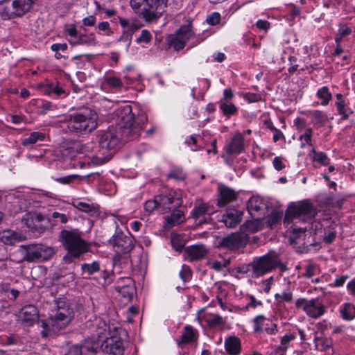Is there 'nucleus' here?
<instances>
[{
    "mask_svg": "<svg viewBox=\"0 0 355 355\" xmlns=\"http://www.w3.org/2000/svg\"><path fill=\"white\" fill-rule=\"evenodd\" d=\"M219 198L217 205L220 207H225L227 203L234 201L237 198V193L232 189L225 185L218 186Z\"/></svg>",
    "mask_w": 355,
    "mask_h": 355,
    "instance_id": "18",
    "label": "nucleus"
},
{
    "mask_svg": "<svg viewBox=\"0 0 355 355\" xmlns=\"http://www.w3.org/2000/svg\"><path fill=\"white\" fill-rule=\"evenodd\" d=\"M168 0H130L134 12L147 22L159 19L164 12Z\"/></svg>",
    "mask_w": 355,
    "mask_h": 355,
    "instance_id": "3",
    "label": "nucleus"
},
{
    "mask_svg": "<svg viewBox=\"0 0 355 355\" xmlns=\"http://www.w3.org/2000/svg\"><path fill=\"white\" fill-rule=\"evenodd\" d=\"M151 40V35L147 30H143L140 36L137 39V42L148 43Z\"/></svg>",
    "mask_w": 355,
    "mask_h": 355,
    "instance_id": "56",
    "label": "nucleus"
},
{
    "mask_svg": "<svg viewBox=\"0 0 355 355\" xmlns=\"http://www.w3.org/2000/svg\"><path fill=\"white\" fill-rule=\"evenodd\" d=\"M101 349L106 355H123L124 341L119 336H111L101 343Z\"/></svg>",
    "mask_w": 355,
    "mask_h": 355,
    "instance_id": "12",
    "label": "nucleus"
},
{
    "mask_svg": "<svg viewBox=\"0 0 355 355\" xmlns=\"http://www.w3.org/2000/svg\"><path fill=\"white\" fill-rule=\"evenodd\" d=\"M71 318H68L66 320L65 316L58 315V313L55 312L54 315H51L49 320L40 321L41 327L43 329L42 331V336L47 337L51 332L55 333L59 330L64 329L71 322Z\"/></svg>",
    "mask_w": 355,
    "mask_h": 355,
    "instance_id": "10",
    "label": "nucleus"
},
{
    "mask_svg": "<svg viewBox=\"0 0 355 355\" xmlns=\"http://www.w3.org/2000/svg\"><path fill=\"white\" fill-rule=\"evenodd\" d=\"M83 144L79 141H72L67 144L66 147H63L62 155L69 158H73L78 153H82Z\"/></svg>",
    "mask_w": 355,
    "mask_h": 355,
    "instance_id": "24",
    "label": "nucleus"
},
{
    "mask_svg": "<svg viewBox=\"0 0 355 355\" xmlns=\"http://www.w3.org/2000/svg\"><path fill=\"white\" fill-rule=\"evenodd\" d=\"M127 282H128V283H126L125 285H120L119 283H118L115 289L123 298L130 300L133 297L135 289L133 286L130 285L131 280L127 279Z\"/></svg>",
    "mask_w": 355,
    "mask_h": 355,
    "instance_id": "26",
    "label": "nucleus"
},
{
    "mask_svg": "<svg viewBox=\"0 0 355 355\" xmlns=\"http://www.w3.org/2000/svg\"><path fill=\"white\" fill-rule=\"evenodd\" d=\"M101 343H99L97 340L93 338L92 337L89 339L86 340L85 344L80 345L83 354L87 352L94 354L99 351H101Z\"/></svg>",
    "mask_w": 355,
    "mask_h": 355,
    "instance_id": "28",
    "label": "nucleus"
},
{
    "mask_svg": "<svg viewBox=\"0 0 355 355\" xmlns=\"http://www.w3.org/2000/svg\"><path fill=\"white\" fill-rule=\"evenodd\" d=\"M244 98L249 103H254L259 101L261 97L258 94L248 92L244 94Z\"/></svg>",
    "mask_w": 355,
    "mask_h": 355,
    "instance_id": "57",
    "label": "nucleus"
},
{
    "mask_svg": "<svg viewBox=\"0 0 355 355\" xmlns=\"http://www.w3.org/2000/svg\"><path fill=\"white\" fill-rule=\"evenodd\" d=\"M196 337V331L192 327L187 325L184 328V331L180 340H177L178 345L181 346L184 344H187L192 342Z\"/></svg>",
    "mask_w": 355,
    "mask_h": 355,
    "instance_id": "30",
    "label": "nucleus"
},
{
    "mask_svg": "<svg viewBox=\"0 0 355 355\" xmlns=\"http://www.w3.org/2000/svg\"><path fill=\"white\" fill-rule=\"evenodd\" d=\"M180 276L184 282L190 279L191 277V270L189 266L183 265L180 272Z\"/></svg>",
    "mask_w": 355,
    "mask_h": 355,
    "instance_id": "50",
    "label": "nucleus"
},
{
    "mask_svg": "<svg viewBox=\"0 0 355 355\" xmlns=\"http://www.w3.org/2000/svg\"><path fill=\"white\" fill-rule=\"evenodd\" d=\"M296 336L293 333H290L284 335L281 338L280 345L276 349V354L277 355H284L287 348L288 347L289 343L295 340Z\"/></svg>",
    "mask_w": 355,
    "mask_h": 355,
    "instance_id": "32",
    "label": "nucleus"
},
{
    "mask_svg": "<svg viewBox=\"0 0 355 355\" xmlns=\"http://www.w3.org/2000/svg\"><path fill=\"white\" fill-rule=\"evenodd\" d=\"M272 164H273L274 168L277 171H281L286 167L285 164L282 162V158L280 157H275L273 159Z\"/></svg>",
    "mask_w": 355,
    "mask_h": 355,
    "instance_id": "62",
    "label": "nucleus"
},
{
    "mask_svg": "<svg viewBox=\"0 0 355 355\" xmlns=\"http://www.w3.org/2000/svg\"><path fill=\"white\" fill-rule=\"evenodd\" d=\"M337 109L340 115L343 116V119H345L348 117L349 112L345 107V103L343 101H338L336 103Z\"/></svg>",
    "mask_w": 355,
    "mask_h": 355,
    "instance_id": "51",
    "label": "nucleus"
},
{
    "mask_svg": "<svg viewBox=\"0 0 355 355\" xmlns=\"http://www.w3.org/2000/svg\"><path fill=\"white\" fill-rule=\"evenodd\" d=\"M220 15L218 12H213L206 19L207 22L210 25H216L220 22Z\"/></svg>",
    "mask_w": 355,
    "mask_h": 355,
    "instance_id": "53",
    "label": "nucleus"
},
{
    "mask_svg": "<svg viewBox=\"0 0 355 355\" xmlns=\"http://www.w3.org/2000/svg\"><path fill=\"white\" fill-rule=\"evenodd\" d=\"M244 148V137L241 133L236 132L230 142L225 148L229 155L239 154Z\"/></svg>",
    "mask_w": 355,
    "mask_h": 355,
    "instance_id": "17",
    "label": "nucleus"
},
{
    "mask_svg": "<svg viewBox=\"0 0 355 355\" xmlns=\"http://www.w3.org/2000/svg\"><path fill=\"white\" fill-rule=\"evenodd\" d=\"M311 135H312V130L311 128H307L305 132L300 137V139H304L306 144L311 146Z\"/></svg>",
    "mask_w": 355,
    "mask_h": 355,
    "instance_id": "63",
    "label": "nucleus"
},
{
    "mask_svg": "<svg viewBox=\"0 0 355 355\" xmlns=\"http://www.w3.org/2000/svg\"><path fill=\"white\" fill-rule=\"evenodd\" d=\"M193 32L189 26H182L177 32L175 36L180 37L184 42H187L192 37Z\"/></svg>",
    "mask_w": 355,
    "mask_h": 355,
    "instance_id": "36",
    "label": "nucleus"
},
{
    "mask_svg": "<svg viewBox=\"0 0 355 355\" xmlns=\"http://www.w3.org/2000/svg\"><path fill=\"white\" fill-rule=\"evenodd\" d=\"M108 331V326L104 320H97L96 321V331L93 334L92 338L97 340L99 343L102 339H105Z\"/></svg>",
    "mask_w": 355,
    "mask_h": 355,
    "instance_id": "25",
    "label": "nucleus"
},
{
    "mask_svg": "<svg viewBox=\"0 0 355 355\" xmlns=\"http://www.w3.org/2000/svg\"><path fill=\"white\" fill-rule=\"evenodd\" d=\"M318 97L322 100L321 105H327L331 99V94L327 87H323L317 92Z\"/></svg>",
    "mask_w": 355,
    "mask_h": 355,
    "instance_id": "41",
    "label": "nucleus"
},
{
    "mask_svg": "<svg viewBox=\"0 0 355 355\" xmlns=\"http://www.w3.org/2000/svg\"><path fill=\"white\" fill-rule=\"evenodd\" d=\"M251 266L254 277L263 276L277 268H279L281 272L288 270L286 265L281 261L279 256L273 252L254 258L251 262Z\"/></svg>",
    "mask_w": 355,
    "mask_h": 355,
    "instance_id": "5",
    "label": "nucleus"
},
{
    "mask_svg": "<svg viewBox=\"0 0 355 355\" xmlns=\"http://www.w3.org/2000/svg\"><path fill=\"white\" fill-rule=\"evenodd\" d=\"M73 205L83 212L88 214L91 216H98L99 214L98 207L94 205L88 204L84 202H73Z\"/></svg>",
    "mask_w": 355,
    "mask_h": 355,
    "instance_id": "27",
    "label": "nucleus"
},
{
    "mask_svg": "<svg viewBox=\"0 0 355 355\" xmlns=\"http://www.w3.org/2000/svg\"><path fill=\"white\" fill-rule=\"evenodd\" d=\"M105 83L112 89H120L123 85L121 80L114 76L105 78Z\"/></svg>",
    "mask_w": 355,
    "mask_h": 355,
    "instance_id": "45",
    "label": "nucleus"
},
{
    "mask_svg": "<svg viewBox=\"0 0 355 355\" xmlns=\"http://www.w3.org/2000/svg\"><path fill=\"white\" fill-rule=\"evenodd\" d=\"M225 348L230 355H238L241 352V340L236 336H230L225 341Z\"/></svg>",
    "mask_w": 355,
    "mask_h": 355,
    "instance_id": "22",
    "label": "nucleus"
},
{
    "mask_svg": "<svg viewBox=\"0 0 355 355\" xmlns=\"http://www.w3.org/2000/svg\"><path fill=\"white\" fill-rule=\"evenodd\" d=\"M167 223L172 226L180 224L184 220L182 211L178 210L177 212L171 214L166 218Z\"/></svg>",
    "mask_w": 355,
    "mask_h": 355,
    "instance_id": "37",
    "label": "nucleus"
},
{
    "mask_svg": "<svg viewBox=\"0 0 355 355\" xmlns=\"http://www.w3.org/2000/svg\"><path fill=\"white\" fill-rule=\"evenodd\" d=\"M18 321L24 327H31L39 320L38 311L36 306L28 304L24 306L17 315Z\"/></svg>",
    "mask_w": 355,
    "mask_h": 355,
    "instance_id": "16",
    "label": "nucleus"
},
{
    "mask_svg": "<svg viewBox=\"0 0 355 355\" xmlns=\"http://www.w3.org/2000/svg\"><path fill=\"white\" fill-rule=\"evenodd\" d=\"M72 45L79 44H87V45H95V37L94 34L86 35L85 33L78 34V38L76 42H71Z\"/></svg>",
    "mask_w": 355,
    "mask_h": 355,
    "instance_id": "33",
    "label": "nucleus"
},
{
    "mask_svg": "<svg viewBox=\"0 0 355 355\" xmlns=\"http://www.w3.org/2000/svg\"><path fill=\"white\" fill-rule=\"evenodd\" d=\"M15 234L10 230L5 231L1 236V241L6 245H12L15 242Z\"/></svg>",
    "mask_w": 355,
    "mask_h": 355,
    "instance_id": "46",
    "label": "nucleus"
},
{
    "mask_svg": "<svg viewBox=\"0 0 355 355\" xmlns=\"http://www.w3.org/2000/svg\"><path fill=\"white\" fill-rule=\"evenodd\" d=\"M338 227V225L334 224L332 226L324 229V234L323 241L327 244L331 243L337 234L336 228Z\"/></svg>",
    "mask_w": 355,
    "mask_h": 355,
    "instance_id": "35",
    "label": "nucleus"
},
{
    "mask_svg": "<svg viewBox=\"0 0 355 355\" xmlns=\"http://www.w3.org/2000/svg\"><path fill=\"white\" fill-rule=\"evenodd\" d=\"M146 211L152 213L155 210L159 211V204L157 196L153 200H147L144 204Z\"/></svg>",
    "mask_w": 355,
    "mask_h": 355,
    "instance_id": "48",
    "label": "nucleus"
},
{
    "mask_svg": "<svg viewBox=\"0 0 355 355\" xmlns=\"http://www.w3.org/2000/svg\"><path fill=\"white\" fill-rule=\"evenodd\" d=\"M248 242V236L243 232L228 234L218 240L217 248L236 251L243 248Z\"/></svg>",
    "mask_w": 355,
    "mask_h": 355,
    "instance_id": "7",
    "label": "nucleus"
},
{
    "mask_svg": "<svg viewBox=\"0 0 355 355\" xmlns=\"http://www.w3.org/2000/svg\"><path fill=\"white\" fill-rule=\"evenodd\" d=\"M108 242L118 254H128L134 248V238L125 234L121 230H116Z\"/></svg>",
    "mask_w": 355,
    "mask_h": 355,
    "instance_id": "9",
    "label": "nucleus"
},
{
    "mask_svg": "<svg viewBox=\"0 0 355 355\" xmlns=\"http://www.w3.org/2000/svg\"><path fill=\"white\" fill-rule=\"evenodd\" d=\"M282 217V213L277 210H273L269 215L268 223L270 226H272L279 223Z\"/></svg>",
    "mask_w": 355,
    "mask_h": 355,
    "instance_id": "49",
    "label": "nucleus"
},
{
    "mask_svg": "<svg viewBox=\"0 0 355 355\" xmlns=\"http://www.w3.org/2000/svg\"><path fill=\"white\" fill-rule=\"evenodd\" d=\"M214 213V211L212 207L206 203L201 202L194 207L191 211V216L197 225H202L211 221V216Z\"/></svg>",
    "mask_w": 355,
    "mask_h": 355,
    "instance_id": "13",
    "label": "nucleus"
},
{
    "mask_svg": "<svg viewBox=\"0 0 355 355\" xmlns=\"http://www.w3.org/2000/svg\"><path fill=\"white\" fill-rule=\"evenodd\" d=\"M129 28L130 29L126 31H124L119 38L120 42H125L124 50L125 51H128V48L130 45L132 33L139 28V26H138L135 23H132L131 24H130Z\"/></svg>",
    "mask_w": 355,
    "mask_h": 355,
    "instance_id": "29",
    "label": "nucleus"
},
{
    "mask_svg": "<svg viewBox=\"0 0 355 355\" xmlns=\"http://www.w3.org/2000/svg\"><path fill=\"white\" fill-rule=\"evenodd\" d=\"M33 0H4L0 3V15L9 19L21 17L28 12Z\"/></svg>",
    "mask_w": 355,
    "mask_h": 355,
    "instance_id": "6",
    "label": "nucleus"
},
{
    "mask_svg": "<svg viewBox=\"0 0 355 355\" xmlns=\"http://www.w3.org/2000/svg\"><path fill=\"white\" fill-rule=\"evenodd\" d=\"M38 250L40 261H46L51 259L56 252V249L42 243H36Z\"/></svg>",
    "mask_w": 355,
    "mask_h": 355,
    "instance_id": "23",
    "label": "nucleus"
},
{
    "mask_svg": "<svg viewBox=\"0 0 355 355\" xmlns=\"http://www.w3.org/2000/svg\"><path fill=\"white\" fill-rule=\"evenodd\" d=\"M168 42L175 51L182 49L186 45V43L184 42L183 40H180V37H178L175 35H170L168 37Z\"/></svg>",
    "mask_w": 355,
    "mask_h": 355,
    "instance_id": "43",
    "label": "nucleus"
},
{
    "mask_svg": "<svg viewBox=\"0 0 355 355\" xmlns=\"http://www.w3.org/2000/svg\"><path fill=\"white\" fill-rule=\"evenodd\" d=\"M209 252V248L205 244H195L184 248V258L189 262L198 261L205 258Z\"/></svg>",
    "mask_w": 355,
    "mask_h": 355,
    "instance_id": "15",
    "label": "nucleus"
},
{
    "mask_svg": "<svg viewBox=\"0 0 355 355\" xmlns=\"http://www.w3.org/2000/svg\"><path fill=\"white\" fill-rule=\"evenodd\" d=\"M316 214L313 206L307 202H302L297 205L291 206L287 211L284 223H290L293 218L299 219L305 221L311 219Z\"/></svg>",
    "mask_w": 355,
    "mask_h": 355,
    "instance_id": "8",
    "label": "nucleus"
},
{
    "mask_svg": "<svg viewBox=\"0 0 355 355\" xmlns=\"http://www.w3.org/2000/svg\"><path fill=\"white\" fill-rule=\"evenodd\" d=\"M60 241L68 254L63 257L65 263H71L73 259L89 250V245L81 238L80 233L76 230H63L60 233Z\"/></svg>",
    "mask_w": 355,
    "mask_h": 355,
    "instance_id": "2",
    "label": "nucleus"
},
{
    "mask_svg": "<svg viewBox=\"0 0 355 355\" xmlns=\"http://www.w3.org/2000/svg\"><path fill=\"white\" fill-rule=\"evenodd\" d=\"M168 177L170 178H174V179H176L178 180H182L184 179L185 175L182 170L175 169V170L171 171L168 173Z\"/></svg>",
    "mask_w": 355,
    "mask_h": 355,
    "instance_id": "55",
    "label": "nucleus"
},
{
    "mask_svg": "<svg viewBox=\"0 0 355 355\" xmlns=\"http://www.w3.org/2000/svg\"><path fill=\"white\" fill-rule=\"evenodd\" d=\"M243 214V211L236 209L227 210L223 214L221 222L224 223L227 227L234 228L241 222Z\"/></svg>",
    "mask_w": 355,
    "mask_h": 355,
    "instance_id": "20",
    "label": "nucleus"
},
{
    "mask_svg": "<svg viewBox=\"0 0 355 355\" xmlns=\"http://www.w3.org/2000/svg\"><path fill=\"white\" fill-rule=\"evenodd\" d=\"M340 312L343 319L352 320L355 317V306L352 304L346 303Z\"/></svg>",
    "mask_w": 355,
    "mask_h": 355,
    "instance_id": "34",
    "label": "nucleus"
},
{
    "mask_svg": "<svg viewBox=\"0 0 355 355\" xmlns=\"http://www.w3.org/2000/svg\"><path fill=\"white\" fill-rule=\"evenodd\" d=\"M264 204L260 198L257 196H252L248 200L247 207L251 216L254 217V213L261 210Z\"/></svg>",
    "mask_w": 355,
    "mask_h": 355,
    "instance_id": "31",
    "label": "nucleus"
},
{
    "mask_svg": "<svg viewBox=\"0 0 355 355\" xmlns=\"http://www.w3.org/2000/svg\"><path fill=\"white\" fill-rule=\"evenodd\" d=\"M315 347L321 351L327 350L331 345V341L326 337H318L314 338Z\"/></svg>",
    "mask_w": 355,
    "mask_h": 355,
    "instance_id": "38",
    "label": "nucleus"
},
{
    "mask_svg": "<svg viewBox=\"0 0 355 355\" xmlns=\"http://www.w3.org/2000/svg\"><path fill=\"white\" fill-rule=\"evenodd\" d=\"M311 115L316 123H322L325 120V116L321 111H313Z\"/></svg>",
    "mask_w": 355,
    "mask_h": 355,
    "instance_id": "58",
    "label": "nucleus"
},
{
    "mask_svg": "<svg viewBox=\"0 0 355 355\" xmlns=\"http://www.w3.org/2000/svg\"><path fill=\"white\" fill-rule=\"evenodd\" d=\"M265 318L263 315H258L254 319V330L255 332H259L262 329V323L264 321Z\"/></svg>",
    "mask_w": 355,
    "mask_h": 355,
    "instance_id": "59",
    "label": "nucleus"
},
{
    "mask_svg": "<svg viewBox=\"0 0 355 355\" xmlns=\"http://www.w3.org/2000/svg\"><path fill=\"white\" fill-rule=\"evenodd\" d=\"M276 300L281 298L282 300L285 302H291L293 299V295L291 292L288 293H283L282 294L276 293L275 295Z\"/></svg>",
    "mask_w": 355,
    "mask_h": 355,
    "instance_id": "64",
    "label": "nucleus"
},
{
    "mask_svg": "<svg viewBox=\"0 0 355 355\" xmlns=\"http://www.w3.org/2000/svg\"><path fill=\"white\" fill-rule=\"evenodd\" d=\"M175 197L169 193L167 196L159 195L157 196L158 204H159V211L162 214L169 212L171 210H175L180 207L182 205V200L180 196L174 193Z\"/></svg>",
    "mask_w": 355,
    "mask_h": 355,
    "instance_id": "14",
    "label": "nucleus"
},
{
    "mask_svg": "<svg viewBox=\"0 0 355 355\" xmlns=\"http://www.w3.org/2000/svg\"><path fill=\"white\" fill-rule=\"evenodd\" d=\"M314 153L313 160L327 166L329 164V159L327 155L323 152H316L315 149L312 150Z\"/></svg>",
    "mask_w": 355,
    "mask_h": 355,
    "instance_id": "47",
    "label": "nucleus"
},
{
    "mask_svg": "<svg viewBox=\"0 0 355 355\" xmlns=\"http://www.w3.org/2000/svg\"><path fill=\"white\" fill-rule=\"evenodd\" d=\"M83 272H87L89 275H92L100 270V264L98 261H94L92 263H83L81 266Z\"/></svg>",
    "mask_w": 355,
    "mask_h": 355,
    "instance_id": "42",
    "label": "nucleus"
},
{
    "mask_svg": "<svg viewBox=\"0 0 355 355\" xmlns=\"http://www.w3.org/2000/svg\"><path fill=\"white\" fill-rule=\"evenodd\" d=\"M112 282V275L110 272L107 270H103L102 272L101 279L99 281V283L102 285L110 284Z\"/></svg>",
    "mask_w": 355,
    "mask_h": 355,
    "instance_id": "54",
    "label": "nucleus"
},
{
    "mask_svg": "<svg viewBox=\"0 0 355 355\" xmlns=\"http://www.w3.org/2000/svg\"><path fill=\"white\" fill-rule=\"evenodd\" d=\"M44 139V134L38 132H32L28 137L24 139L21 141V144L23 146H28L36 143L38 140L42 141Z\"/></svg>",
    "mask_w": 355,
    "mask_h": 355,
    "instance_id": "39",
    "label": "nucleus"
},
{
    "mask_svg": "<svg viewBox=\"0 0 355 355\" xmlns=\"http://www.w3.org/2000/svg\"><path fill=\"white\" fill-rule=\"evenodd\" d=\"M64 355H83L80 345H76L71 347Z\"/></svg>",
    "mask_w": 355,
    "mask_h": 355,
    "instance_id": "60",
    "label": "nucleus"
},
{
    "mask_svg": "<svg viewBox=\"0 0 355 355\" xmlns=\"http://www.w3.org/2000/svg\"><path fill=\"white\" fill-rule=\"evenodd\" d=\"M220 109L225 116L234 115L237 112V108L234 104L229 102H223V101H220Z\"/></svg>",
    "mask_w": 355,
    "mask_h": 355,
    "instance_id": "40",
    "label": "nucleus"
},
{
    "mask_svg": "<svg viewBox=\"0 0 355 355\" xmlns=\"http://www.w3.org/2000/svg\"><path fill=\"white\" fill-rule=\"evenodd\" d=\"M44 220V216L37 212L26 213L21 219L22 223L30 229H37V223H40Z\"/></svg>",
    "mask_w": 355,
    "mask_h": 355,
    "instance_id": "21",
    "label": "nucleus"
},
{
    "mask_svg": "<svg viewBox=\"0 0 355 355\" xmlns=\"http://www.w3.org/2000/svg\"><path fill=\"white\" fill-rule=\"evenodd\" d=\"M207 322L211 327L219 326L223 324V319L219 315H214L209 319Z\"/></svg>",
    "mask_w": 355,
    "mask_h": 355,
    "instance_id": "61",
    "label": "nucleus"
},
{
    "mask_svg": "<svg viewBox=\"0 0 355 355\" xmlns=\"http://www.w3.org/2000/svg\"><path fill=\"white\" fill-rule=\"evenodd\" d=\"M296 306L302 308L306 313L313 318H318L325 312V308L318 298L306 300L304 298L297 299Z\"/></svg>",
    "mask_w": 355,
    "mask_h": 355,
    "instance_id": "11",
    "label": "nucleus"
},
{
    "mask_svg": "<svg viewBox=\"0 0 355 355\" xmlns=\"http://www.w3.org/2000/svg\"><path fill=\"white\" fill-rule=\"evenodd\" d=\"M56 312L58 313V315L65 316L66 320H67L68 318H73V311L69 308V306H64V307H62V309H57Z\"/></svg>",
    "mask_w": 355,
    "mask_h": 355,
    "instance_id": "52",
    "label": "nucleus"
},
{
    "mask_svg": "<svg viewBox=\"0 0 355 355\" xmlns=\"http://www.w3.org/2000/svg\"><path fill=\"white\" fill-rule=\"evenodd\" d=\"M19 251L22 255L23 261L40 262L36 243L26 245H21Z\"/></svg>",
    "mask_w": 355,
    "mask_h": 355,
    "instance_id": "19",
    "label": "nucleus"
},
{
    "mask_svg": "<svg viewBox=\"0 0 355 355\" xmlns=\"http://www.w3.org/2000/svg\"><path fill=\"white\" fill-rule=\"evenodd\" d=\"M147 117L142 114L135 119L130 105H125L118 111L116 123L99 135L100 163L110 160L113 153L123 143L135 140L140 137L143 125Z\"/></svg>",
    "mask_w": 355,
    "mask_h": 355,
    "instance_id": "1",
    "label": "nucleus"
},
{
    "mask_svg": "<svg viewBox=\"0 0 355 355\" xmlns=\"http://www.w3.org/2000/svg\"><path fill=\"white\" fill-rule=\"evenodd\" d=\"M171 242L173 248L178 252L184 250V241L182 238L178 234L172 235Z\"/></svg>",
    "mask_w": 355,
    "mask_h": 355,
    "instance_id": "44",
    "label": "nucleus"
},
{
    "mask_svg": "<svg viewBox=\"0 0 355 355\" xmlns=\"http://www.w3.org/2000/svg\"><path fill=\"white\" fill-rule=\"evenodd\" d=\"M97 119L96 113L91 110L74 114L67 120V129L77 135L89 133L96 128Z\"/></svg>",
    "mask_w": 355,
    "mask_h": 355,
    "instance_id": "4",
    "label": "nucleus"
}]
</instances>
